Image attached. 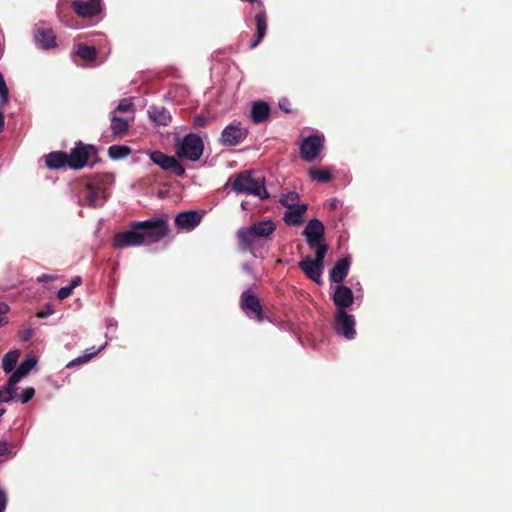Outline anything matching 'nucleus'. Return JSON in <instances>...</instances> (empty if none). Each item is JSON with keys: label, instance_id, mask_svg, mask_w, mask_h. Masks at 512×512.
Masks as SVG:
<instances>
[{"label": "nucleus", "instance_id": "f257e3e1", "mask_svg": "<svg viewBox=\"0 0 512 512\" xmlns=\"http://www.w3.org/2000/svg\"><path fill=\"white\" fill-rule=\"evenodd\" d=\"M170 233L167 215L152 217L144 221H131L128 230L115 234L113 246L117 249L154 244Z\"/></svg>", "mask_w": 512, "mask_h": 512}, {"label": "nucleus", "instance_id": "f03ea898", "mask_svg": "<svg viewBox=\"0 0 512 512\" xmlns=\"http://www.w3.org/2000/svg\"><path fill=\"white\" fill-rule=\"evenodd\" d=\"M112 176L109 174H97L92 178L81 180L77 183L78 198L80 204L89 207H99L103 204L105 196V185L111 183Z\"/></svg>", "mask_w": 512, "mask_h": 512}, {"label": "nucleus", "instance_id": "7ed1b4c3", "mask_svg": "<svg viewBox=\"0 0 512 512\" xmlns=\"http://www.w3.org/2000/svg\"><path fill=\"white\" fill-rule=\"evenodd\" d=\"M229 183L237 194L258 196L262 200L270 197L265 188V178L257 176L252 170L240 172L234 178H230Z\"/></svg>", "mask_w": 512, "mask_h": 512}, {"label": "nucleus", "instance_id": "20e7f679", "mask_svg": "<svg viewBox=\"0 0 512 512\" xmlns=\"http://www.w3.org/2000/svg\"><path fill=\"white\" fill-rule=\"evenodd\" d=\"M276 230V225L272 220H262L248 227L237 231V238L242 251H248L258 238H267Z\"/></svg>", "mask_w": 512, "mask_h": 512}, {"label": "nucleus", "instance_id": "39448f33", "mask_svg": "<svg viewBox=\"0 0 512 512\" xmlns=\"http://www.w3.org/2000/svg\"><path fill=\"white\" fill-rule=\"evenodd\" d=\"M315 252L316 253L314 259L310 256H307L305 259L298 263V266L304 272L307 278L316 283H320L323 263L327 252L324 247L318 249V251Z\"/></svg>", "mask_w": 512, "mask_h": 512}, {"label": "nucleus", "instance_id": "423d86ee", "mask_svg": "<svg viewBox=\"0 0 512 512\" xmlns=\"http://www.w3.org/2000/svg\"><path fill=\"white\" fill-rule=\"evenodd\" d=\"M204 144L201 137L194 133L184 136L177 155L190 161H197L201 158Z\"/></svg>", "mask_w": 512, "mask_h": 512}, {"label": "nucleus", "instance_id": "0eeeda50", "mask_svg": "<svg viewBox=\"0 0 512 512\" xmlns=\"http://www.w3.org/2000/svg\"><path fill=\"white\" fill-rule=\"evenodd\" d=\"M302 234L306 237L307 244L311 249L318 251L324 247L326 252L328 251V246L324 243L325 227L320 220L316 218L309 220Z\"/></svg>", "mask_w": 512, "mask_h": 512}, {"label": "nucleus", "instance_id": "6e6552de", "mask_svg": "<svg viewBox=\"0 0 512 512\" xmlns=\"http://www.w3.org/2000/svg\"><path fill=\"white\" fill-rule=\"evenodd\" d=\"M240 307L249 318L255 319L258 322L264 321L265 312L260 299L250 289L241 294Z\"/></svg>", "mask_w": 512, "mask_h": 512}, {"label": "nucleus", "instance_id": "1a4fd4ad", "mask_svg": "<svg viewBox=\"0 0 512 512\" xmlns=\"http://www.w3.org/2000/svg\"><path fill=\"white\" fill-rule=\"evenodd\" d=\"M324 144V136L312 134L304 138L300 144V157L306 162L314 161L321 153Z\"/></svg>", "mask_w": 512, "mask_h": 512}, {"label": "nucleus", "instance_id": "9d476101", "mask_svg": "<svg viewBox=\"0 0 512 512\" xmlns=\"http://www.w3.org/2000/svg\"><path fill=\"white\" fill-rule=\"evenodd\" d=\"M149 157L150 160L161 169L170 171L178 177L185 175V168L175 157L169 156L159 150L152 151Z\"/></svg>", "mask_w": 512, "mask_h": 512}, {"label": "nucleus", "instance_id": "9b49d317", "mask_svg": "<svg viewBox=\"0 0 512 512\" xmlns=\"http://www.w3.org/2000/svg\"><path fill=\"white\" fill-rule=\"evenodd\" d=\"M97 148L93 145H83L81 142L77 144L68 154V167L73 169L83 168L87 163L88 159L92 155H97Z\"/></svg>", "mask_w": 512, "mask_h": 512}, {"label": "nucleus", "instance_id": "f8f14e48", "mask_svg": "<svg viewBox=\"0 0 512 512\" xmlns=\"http://www.w3.org/2000/svg\"><path fill=\"white\" fill-rule=\"evenodd\" d=\"M355 318L353 315L348 314L345 310L336 311L334 329L339 334L348 340L354 339L356 335Z\"/></svg>", "mask_w": 512, "mask_h": 512}, {"label": "nucleus", "instance_id": "ddd939ff", "mask_svg": "<svg viewBox=\"0 0 512 512\" xmlns=\"http://www.w3.org/2000/svg\"><path fill=\"white\" fill-rule=\"evenodd\" d=\"M248 131L242 127L241 122L233 121L226 126L221 134V143L225 146H236L247 137Z\"/></svg>", "mask_w": 512, "mask_h": 512}, {"label": "nucleus", "instance_id": "4468645a", "mask_svg": "<svg viewBox=\"0 0 512 512\" xmlns=\"http://www.w3.org/2000/svg\"><path fill=\"white\" fill-rule=\"evenodd\" d=\"M71 6L74 12L82 18L94 17L101 12L100 0H89L87 2L75 0Z\"/></svg>", "mask_w": 512, "mask_h": 512}, {"label": "nucleus", "instance_id": "2eb2a0df", "mask_svg": "<svg viewBox=\"0 0 512 512\" xmlns=\"http://www.w3.org/2000/svg\"><path fill=\"white\" fill-rule=\"evenodd\" d=\"M201 219L198 211H184L176 215L175 225L181 230L191 231L200 224Z\"/></svg>", "mask_w": 512, "mask_h": 512}, {"label": "nucleus", "instance_id": "dca6fc26", "mask_svg": "<svg viewBox=\"0 0 512 512\" xmlns=\"http://www.w3.org/2000/svg\"><path fill=\"white\" fill-rule=\"evenodd\" d=\"M332 300L337 308V311L345 310L353 304L354 295L349 287L345 285H338L334 290Z\"/></svg>", "mask_w": 512, "mask_h": 512}, {"label": "nucleus", "instance_id": "f3484780", "mask_svg": "<svg viewBox=\"0 0 512 512\" xmlns=\"http://www.w3.org/2000/svg\"><path fill=\"white\" fill-rule=\"evenodd\" d=\"M35 40L43 49H50L56 45V35L54 31L44 24L36 25Z\"/></svg>", "mask_w": 512, "mask_h": 512}, {"label": "nucleus", "instance_id": "a211bd4d", "mask_svg": "<svg viewBox=\"0 0 512 512\" xmlns=\"http://www.w3.org/2000/svg\"><path fill=\"white\" fill-rule=\"evenodd\" d=\"M350 268V260L346 257L340 258L336 261L334 266L332 267L329 278L331 282L340 284L344 281L346 276L348 275Z\"/></svg>", "mask_w": 512, "mask_h": 512}, {"label": "nucleus", "instance_id": "6ab92c4d", "mask_svg": "<svg viewBox=\"0 0 512 512\" xmlns=\"http://www.w3.org/2000/svg\"><path fill=\"white\" fill-rule=\"evenodd\" d=\"M149 119L155 124V125H162L167 126L171 120L172 116L170 112L163 106L158 105H152L149 107L148 111Z\"/></svg>", "mask_w": 512, "mask_h": 512}, {"label": "nucleus", "instance_id": "aec40b11", "mask_svg": "<svg viewBox=\"0 0 512 512\" xmlns=\"http://www.w3.org/2000/svg\"><path fill=\"white\" fill-rule=\"evenodd\" d=\"M255 25L257 30V35L255 40H253L249 44L250 49H254L258 46V44L262 41V39L265 37L267 32V16L264 11H260L255 15Z\"/></svg>", "mask_w": 512, "mask_h": 512}, {"label": "nucleus", "instance_id": "412c9836", "mask_svg": "<svg viewBox=\"0 0 512 512\" xmlns=\"http://www.w3.org/2000/svg\"><path fill=\"white\" fill-rule=\"evenodd\" d=\"M68 154L63 151H53L45 156V164L49 169H60L68 166Z\"/></svg>", "mask_w": 512, "mask_h": 512}, {"label": "nucleus", "instance_id": "4be33fe9", "mask_svg": "<svg viewBox=\"0 0 512 512\" xmlns=\"http://www.w3.org/2000/svg\"><path fill=\"white\" fill-rule=\"evenodd\" d=\"M307 210L306 204H298L284 214V221L287 225L299 226L304 222L303 216Z\"/></svg>", "mask_w": 512, "mask_h": 512}, {"label": "nucleus", "instance_id": "5701e85b", "mask_svg": "<svg viewBox=\"0 0 512 512\" xmlns=\"http://www.w3.org/2000/svg\"><path fill=\"white\" fill-rule=\"evenodd\" d=\"M270 106L264 101H256L251 108V118L256 124L266 121L270 116Z\"/></svg>", "mask_w": 512, "mask_h": 512}, {"label": "nucleus", "instance_id": "b1692460", "mask_svg": "<svg viewBox=\"0 0 512 512\" xmlns=\"http://www.w3.org/2000/svg\"><path fill=\"white\" fill-rule=\"evenodd\" d=\"M129 128L128 121L122 117L111 116V131L115 136H123Z\"/></svg>", "mask_w": 512, "mask_h": 512}, {"label": "nucleus", "instance_id": "393cba45", "mask_svg": "<svg viewBox=\"0 0 512 512\" xmlns=\"http://www.w3.org/2000/svg\"><path fill=\"white\" fill-rule=\"evenodd\" d=\"M132 153V149L126 145H111L108 155L112 160H122Z\"/></svg>", "mask_w": 512, "mask_h": 512}, {"label": "nucleus", "instance_id": "a878e982", "mask_svg": "<svg viewBox=\"0 0 512 512\" xmlns=\"http://www.w3.org/2000/svg\"><path fill=\"white\" fill-rule=\"evenodd\" d=\"M18 357H19V352L16 350L9 351L8 353H6L3 356L2 369L5 373H10L14 370V368L17 364V361H18Z\"/></svg>", "mask_w": 512, "mask_h": 512}, {"label": "nucleus", "instance_id": "bb28decb", "mask_svg": "<svg viewBox=\"0 0 512 512\" xmlns=\"http://www.w3.org/2000/svg\"><path fill=\"white\" fill-rule=\"evenodd\" d=\"M308 173L312 180L320 183H328L333 178L331 171L328 169L310 168Z\"/></svg>", "mask_w": 512, "mask_h": 512}, {"label": "nucleus", "instance_id": "cd10ccee", "mask_svg": "<svg viewBox=\"0 0 512 512\" xmlns=\"http://www.w3.org/2000/svg\"><path fill=\"white\" fill-rule=\"evenodd\" d=\"M76 54L86 61H94L97 57V50L94 46L79 44Z\"/></svg>", "mask_w": 512, "mask_h": 512}, {"label": "nucleus", "instance_id": "c85d7f7f", "mask_svg": "<svg viewBox=\"0 0 512 512\" xmlns=\"http://www.w3.org/2000/svg\"><path fill=\"white\" fill-rule=\"evenodd\" d=\"M36 363L37 361L34 357L26 358L20 363L16 370L24 377L32 370Z\"/></svg>", "mask_w": 512, "mask_h": 512}, {"label": "nucleus", "instance_id": "c756f323", "mask_svg": "<svg viewBox=\"0 0 512 512\" xmlns=\"http://www.w3.org/2000/svg\"><path fill=\"white\" fill-rule=\"evenodd\" d=\"M298 199L299 195L296 192H289L281 196L280 203L285 207L294 208Z\"/></svg>", "mask_w": 512, "mask_h": 512}, {"label": "nucleus", "instance_id": "7c9ffc66", "mask_svg": "<svg viewBox=\"0 0 512 512\" xmlns=\"http://www.w3.org/2000/svg\"><path fill=\"white\" fill-rule=\"evenodd\" d=\"M101 349H98L97 351H94V352H91V353H86L82 356H79L75 359H73L72 361H70L68 364H67V367L70 368V367H74L76 365H81V364H84V363H87L91 358H93Z\"/></svg>", "mask_w": 512, "mask_h": 512}, {"label": "nucleus", "instance_id": "2f4dec72", "mask_svg": "<svg viewBox=\"0 0 512 512\" xmlns=\"http://www.w3.org/2000/svg\"><path fill=\"white\" fill-rule=\"evenodd\" d=\"M19 339L23 342H29L34 336V329L31 326L23 325L18 333Z\"/></svg>", "mask_w": 512, "mask_h": 512}, {"label": "nucleus", "instance_id": "473e14b6", "mask_svg": "<svg viewBox=\"0 0 512 512\" xmlns=\"http://www.w3.org/2000/svg\"><path fill=\"white\" fill-rule=\"evenodd\" d=\"M9 98V89L6 85L3 74L0 72V99L1 105H5L8 102Z\"/></svg>", "mask_w": 512, "mask_h": 512}, {"label": "nucleus", "instance_id": "72a5a7b5", "mask_svg": "<svg viewBox=\"0 0 512 512\" xmlns=\"http://www.w3.org/2000/svg\"><path fill=\"white\" fill-rule=\"evenodd\" d=\"M35 395V389L33 387L25 388L20 396L21 402L23 404L29 402Z\"/></svg>", "mask_w": 512, "mask_h": 512}, {"label": "nucleus", "instance_id": "f704fd0d", "mask_svg": "<svg viewBox=\"0 0 512 512\" xmlns=\"http://www.w3.org/2000/svg\"><path fill=\"white\" fill-rule=\"evenodd\" d=\"M279 108L285 113H294L292 104L288 98H282L279 100Z\"/></svg>", "mask_w": 512, "mask_h": 512}, {"label": "nucleus", "instance_id": "c9c22d12", "mask_svg": "<svg viewBox=\"0 0 512 512\" xmlns=\"http://www.w3.org/2000/svg\"><path fill=\"white\" fill-rule=\"evenodd\" d=\"M208 123V118L203 115H196L193 119V127H204Z\"/></svg>", "mask_w": 512, "mask_h": 512}, {"label": "nucleus", "instance_id": "e433bc0d", "mask_svg": "<svg viewBox=\"0 0 512 512\" xmlns=\"http://www.w3.org/2000/svg\"><path fill=\"white\" fill-rule=\"evenodd\" d=\"M72 292H73L72 287L65 286L58 290L57 297L60 300H64L67 297H69L72 294Z\"/></svg>", "mask_w": 512, "mask_h": 512}, {"label": "nucleus", "instance_id": "4c0bfd02", "mask_svg": "<svg viewBox=\"0 0 512 512\" xmlns=\"http://www.w3.org/2000/svg\"><path fill=\"white\" fill-rule=\"evenodd\" d=\"M13 399H14V397L10 391L6 390L5 388L0 389V402L9 403Z\"/></svg>", "mask_w": 512, "mask_h": 512}, {"label": "nucleus", "instance_id": "58836bf2", "mask_svg": "<svg viewBox=\"0 0 512 512\" xmlns=\"http://www.w3.org/2000/svg\"><path fill=\"white\" fill-rule=\"evenodd\" d=\"M131 107H132V103L129 100L122 99L119 102L116 110L119 111V112H127V111H129L131 109Z\"/></svg>", "mask_w": 512, "mask_h": 512}, {"label": "nucleus", "instance_id": "ea45409f", "mask_svg": "<svg viewBox=\"0 0 512 512\" xmlns=\"http://www.w3.org/2000/svg\"><path fill=\"white\" fill-rule=\"evenodd\" d=\"M10 454V446L6 441H0V456H7Z\"/></svg>", "mask_w": 512, "mask_h": 512}, {"label": "nucleus", "instance_id": "a19ab883", "mask_svg": "<svg viewBox=\"0 0 512 512\" xmlns=\"http://www.w3.org/2000/svg\"><path fill=\"white\" fill-rule=\"evenodd\" d=\"M22 377L23 376L17 370H15L8 380L10 381V384L16 385Z\"/></svg>", "mask_w": 512, "mask_h": 512}, {"label": "nucleus", "instance_id": "79ce46f5", "mask_svg": "<svg viewBox=\"0 0 512 512\" xmlns=\"http://www.w3.org/2000/svg\"><path fill=\"white\" fill-rule=\"evenodd\" d=\"M51 314H53V309L50 308V307H47V309L45 310H42V311H39L36 316L38 318H46L48 316H50Z\"/></svg>", "mask_w": 512, "mask_h": 512}, {"label": "nucleus", "instance_id": "37998d69", "mask_svg": "<svg viewBox=\"0 0 512 512\" xmlns=\"http://www.w3.org/2000/svg\"><path fill=\"white\" fill-rule=\"evenodd\" d=\"M7 504V498L4 491L0 489V512H2Z\"/></svg>", "mask_w": 512, "mask_h": 512}, {"label": "nucleus", "instance_id": "c03bdc74", "mask_svg": "<svg viewBox=\"0 0 512 512\" xmlns=\"http://www.w3.org/2000/svg\"><path fill=\"white\" fill-rule=\"evenodd\" d=\"M53 279H54V277H53V276H51V275L42 274L41 276H39V277L37 278V281H38L39 283H45V282L52 281Z\"/></svg>", "mask_w": 512, "mask_h": 512}, {"label": "nucleus", "instance_id": "a18cd8bd", "mask_svg": "<svg viewBox=\"0 0 512 512\" xmlns=\"http://www.w3.org/2000/svg\"><path fill=\"white\" fill-rule=\"evenodd\" d=\"M81 283H82V278H81L80 276H75V277L72 279L71 284H70V285H68V286H69V287H72V290H73L75 287H77V286L81 285Z\"/></svg>", "mask_w": 512, "mask_h": 512}, {"label": "nucleus", "instance_id": "49530a36", "mask_svg": "<svg viewBox=\"0 0 512 512\" xmlns=\"http://www.w3.org/2000/svg\"><path fill=\"white\" fill-rule=\"evenodd\" d=\"M16 385L14 384H10V381L8 380L7 381V384L3 387L5 388L6 390L10 391L11 394L13 395V397H15V392H16Z\"/></svg>", "mask_w": 512, "mask_h": 512}, {"label": "nucleus", "instance_id": "de8ad7c7", "mask_svg": "<svg viewBox=\"0 0 512 512\" xmlns=\"http://www.w3.org/2000/svg\"><path fill=\"white\" fill-rule=\"evenodd\" d=\"M9 312V306L4 303L0 302V316H3Z\"/></svg>", "mask_w": 512, "mask_h": 512}, {"label": "nucleus", "instance_id": "09e8293b", "mask_svg": "<svg viewBox=\"0 0 512 512\" xmlns=\"http://www.w3.org/2000/svg\"><path fill=\"white\" fill-rule=\"evenodd\" d=\"M4 125H5L4 113L2 111H0V132L3 131Z\"/></svg>", "mask_w": 512, "mask_h": 512}, {"label": "nucleus", "instance_id": "8fccbe9b", "mask_svg": "<svg viewBox=\"0 0 512 512\" xmlns=\"http://www.w3.org/2000/svg\"><path fill=\"white\" fill-rule=\"evenodd\" d=\"M7 323H8L7 318L0 316V327L6 325Z\"/></svg>", "mask_w": 512, "mask_h": 512}, {"label": "nucleus", "instance_id": "3c124183", "mask_svg": "<svg viewBox=\"0 0 512 512\" xmlns=\"http://www.w3.org/2000/svg\"><path fill=\"white\" fill-rule=\"evenodd\" d=\"M335 202H336V200H335V199L331 202V204H330L331 208H335V207H336Z\"/></svg>", "mask_w": 512, "mask_h": 512}, {"label": "nucleus", "instance_id": "603ef678", "mask_svg": "<svg viewBox=\"0 0 512 512\" xmlns=\"http://www.w3.org/2000/svg\"><path fill=\"white\" fill-rule=\"evenodd\" d=\"M4 413H5V409H0V418L3 416Z\"/></svg>", "mask_w": 512, "mask_h": 512}]
</instances>
